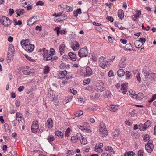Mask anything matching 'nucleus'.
Returning <instances> with one entry per match:
<instances>
[{
    "mask_svg": "<svg viewBox=\"0 0 156 156\" xmlns=\"http://www.w3.org/2000/svg\"><path fill=\"white\" fill-rule=\"evenodd\" d=\"M99 132L102 135V136L103 137H105L108 134V132L107 129H99Z\"/></svg>",
    "mask_w": 156,
    "mask_h": 156,
    "instance_id": "20",
    "label": "nucleus"
},
{
    "mask_svg": "<svg viewBox=\"0 0 156 156\" xmlns=\"http://www.w3.org/2000/svg\"><path fill=\"white\" fill-rule=\"evenodd\" d=\"M125 61L126 58L125 57L122 58L119 63V67L120 68H124L126 66Z\"/></svg>",
    "mask_w": 156,
    "mask_h": 156,
    "instance_id": "12",
    "label": "nucleus"
},
{
    "mask_svg": "<svg viewBox=\"0 0 156 156\" xmlns=\"http://www.w3.org/2000/svg\"><path fill=\"white\" fill-rule=\"evenodd\" d=\"M143 73L145 77V80H148L150 78V75L149 72L147 71H144L143 72Z\"/></svg>",
    "mask_w": 156,
    "mask_h": 156,
    "instance_id": "26",
    "label": "nucleus"
},
{
    "mask_svg": "<svg viewBox=\"0 0 156 156\" xmlns=\"http://www.w3.org/2000/svg\"><path fill=\"white\" fill-rule=\"evenodd\" d=\"M103 144L102 143L96 144L95 147V151L99 153L102 152L103 150L101 148L103 147Z\"/></svg>",
    "mask_w": 156,
    "mask_h": 156,
    "instance_id": "9",
    "label": "nucleus"
},
{
    "mask_svg": "<svg viewBox=\"0 0 156 156\" xmlns=\"http://www.w3.org/2000/svg\"><path fill=\"white\" fill-rule=\"evenodd\" d=\"M13 23L14 25H20L22 24V22L20 20H19L18 22H17V20L16 19H15L13 20Z\"/></svg>",
    "mask_w": 156,
    "mask_h": 156,
    "instance_id": "43",
    "label": "nucleus"
},
{
    "mask_svg": "<svg viewBox=\"0 0 156 156\" xmlns=\"http://www.w3.org/2000/svg\"><path fill=\"white\" fill-rule=\"evenodd\" d=\"M134 45L136 48H140L142 47L143 44L139 40H137L135 41Z\"/></svg>",
    "mask_w": 156,
    "mask_h": 156,
    "instance_id": "29",
    "label": "nucleus"
},
{
    "mask_svg": "<svg viewBox=\"0 0 156 156\" xmlns=\"http://www.w3.org/2000/svg\"><path fill=\"white\" fill-rule=\"evenodd\" d=\"M37 18H39V16H34L30 17L27 21V25L30 26L34 24L38 20Z\"/></svg>",
    "mask_w": 156,
    "mask_h": 156,
    "instance_id": "7",
    "label": "nucleus"
},
{
    "mask_svg": "<svg viewBox=\"0 0 156 156\" xmlns=\"http://www.w3.org/2000/svg\"><path fill=\"white\" fill-rule=\"evenodd\" d=\"M79 138V136H72L71 138V141L73 143H76Z\"/></svg>",
    "mask_w": 156,
    "mask_h": 156,
    "instance_id": "32",
    "label": "nucleus"
},
{
    "mask_svg": "<svg viewBox=\"0 0 156 156\" xmlns=\"http://www.w3.org/2000/svg\"><path fill=\"white\" fill-rule=\"evenodd\" d=\"M67 74V72L66 71H62L60 73H59L58 76V78L59 79L64 78L65 76Z\"/></svg>",
    "mask_w": 156,
    "mask_h": 156,
    "instance_id": "18",
    "label": "nucleus"
},
{
    "mask_svg": "<svg viewBox=\"0 0 156 156\" xmlns=\"http://www.w3.org/2000/svg\"><path fill=\"white\" fill-rule=\"evenodd\" d=\"M68 55L72 60L74 61L76 59V55L73 52H70L68 53Z\"/></svg>",
    "mask_w": 156,
    "mask_h": 156,
    "instance_id": "21",
    "label": "nucleus"
},
{
    "mask_svg": "<svg viewBox=\"0 0 156 156\" xmlns=\"http://www.w3.org/2000/svg\"><path fill=\"white\" fill-rule=\"evenodd\" d=\"M90 79H87L85 80H84L83 84L84 85H85L86 84H88L90 83Z\"/></svg>",
    "mask_w": 156,
    "mask_h": 156,
    "instance_id": "54",
    "label": "nucleus"
},
{
    "mask_svg": "<svg viewBox=\"0 0 156 156\" xmlns=\"http://www.w3.org/2000/svg\"><path fill=\"white\" fill-rule=\"evenodd\" d=\"M136 78L138 82L139 83H140L141 80V78L139 72H138L137 73L136 76Z\"/></svg>",
    "mask_w": 156,
    "mask_h": 156,
    "instance_id": "58",
    "label": "nucleus"
},
{
    "mask_svg": "<svg viewBox=\"0 0 156 156\" xmlns=\"http://www.w3.org/2000/svg\"><path fill=\"white\" fill-rule=\"evenodd\" d=\"M20 44L22 48L28 53H31L34 49V46L29 43V39L22 40Z\"/></svg>",
    "mask_w": 156,
    "mask_h": 156,
    "instance_id": "1",
    "label": "nucleus"
},
{
    "mask_svg": "<svg viewBox=\"0 0 156 156\" xmlns=\"http://www.w3.org/2000/svg\"><path fill=\"white\" fill-rule=\"evenodd\" d=\"M88 54V52L87 49L85 48H81L78 52V55L80 57L87 56Z\"/></svg>",
    "mask_w": 156,
    "mask_h": 156,
    "instance_id": "4",
    "label": "nucleus"
},
{
    "mask_svg": "<svg viewBox=\"0 0 156 156\" xmlns=\"http://www.w3.org/2000/svg\"><path fill=\"white\" fill-rule=\"evenodd\" d=\"M108 76L110 77H112L114 76V73L112 70H110L108 72Z\"/></svg>",
    "mask_w": 156,
    "mask_h": 156,
    "instance_id": "62",
    "label": "nucleus"
},
{
    "mask_svg": "<svg viewBox=\"0 0 156 156\" xmlns=\"http://www.w3.org/2000/svg\"><path fill=\"white\" fill-rule=\"evenodd\" d=\"M85 101V99L83 98L79 97L78 98V102L79 105H80L83 104Z\"/></svg>",
    "mask_w": 156,
    "mask_h": 156,
    "instance_id": "38",
    "label": "nucleus"
},
{
    "mask_svg": "<svg viewBox=\"0 0 156 156\" xmlns=\"http://www.w3.org/2000/svg\"><path fill=\"white\" fill-rule=\"evenodd\" d=\"M0 22L5 26H8L10 24L9 18L5 16L0 17Z\"/></svg>",
    "mask_w": 156,
    "mask_h": 156,
    "instance_id": "6",
    "label": "nucleus"
},
{
    "mask_svg": "<svg viewBox=\"0 0 156 156\" xmlns=\"http://www.w3.org/2000/svg\"><path fill=\"white\" fill-rule=\"evenodd\" d=\"M105 151H109L111 152H113V149L111 147L108 146L107 147H106L105 148Z\"/></svg>",
    "mask_w": 156,
    "mask_h": 156,
    "instance_id": "55",
    "label": "nucleus"
},
{
    "mask_svg": "<svg viewBox=\"0 0 156 156\" xmlns=\"http://www.w3.org/2000/svg\"><path fill=\"white\" fill-rule=\"evenodd\" d=\"M23 73L25 75H30V73H31L30 71L26 69H24L23 71Z\"/></svg>",
    "mask_w": 156,
    "mask_h": 156,
    "instance_id": "57",
    "label": "nucleus"
},
{
    "mask_svg": "<svg viewBox=\"0 0 156 156\" xmlns=\"http://www.w3.org/2000/svg\"><path fill=\"white\" fill-rule=\"evenodd\" d=\"M137 113L136 111L135 110L129 113V116L131 117H134L135 116H136Z\"/></svg>",
    "mask_w": 156,
    "mask_h": 156,
    "instance_id": "45",
    "label": "nucleus"
},
{
    "mask_svg": "<svg viewBox=\"0 0 156 156\" xmlns=\"http://www.w3.org/2000/svg\"><path fill=\"white\" fill-rule=\"evenodd\" d=\"M66 11L67 12H69L73 10V8L72 7H70L68 6H66Z\"/></svg>",
    "mask_w": 156,
    "mask_h": 156,
    "instance_id": "63",
    "label": "nucleus"
},
{
    "mask_svg": "<svg viewBox=\"0 0 156 156\" xmlns=\"http://www.w3.org/2000/svg\"><path fill=\"white\" fill-rule=\"evenodd\" d=\"M92 73V70L91 68L89 67H87L86 68V73L85 75L86 76H90Z\"/></svg>",
    "mask_w": 156,
    "mask_h": 156,
    "instance_id": "16",
    "label": "nucleus"
},
{
    "mask_svg": "<svg viewBox=\"0 0 156 156\" xmlns=\"http://www.w3.org/2000/svg\"><path fill=\"white\" fill-rule=\"evenodd\" d=\"M132 46L130 44H128L125 46L124 50L127 51H132Z\"/></svg>",
    "mask_w": 156,
    "mask_h": 156,
    "instance_id": "30",
    "label": "nucleus"
},
{
    "mask_svg": "<svg viewBox=\"0 0 156 156\" xmlns=\"http://www.w3.org/2000/svg\"><path fill=\"white\" fill-rule=\"evenodd\" d=\"M17 120L18 121L20 125H22L25 124V121L23 118Z\"/></svg>",
    "mask_w": 156,
    "mask_h": 156,
    "instance_id": "50",
    "label": "nucleus"
},
{
    "mask_svg": "<svg viewBox=\"0 0 156 156\" xmlns=\"http://www.w3.org/2000/svg\"><path fill=\"white\" fill-rule=\"evenodd\" d=\"M55 134L56 136H59L61 138L63 137V135L62 133L59 130H57L55 131Z\"/></svg>",
    "mask_w": 156,
    "mask_h": 156,
    "instance_id": "36",
    "label": "nucleus"
},
{
    "mask_svg": "<svg viewBox=\"0 0 156 156\" xmlns=\"http://www.w3.org/2000/svg\"><path fill=\"white\" fill-rule=\"evenodd\" d=\"M23 6L26 8L27 10H29L32 9V2L30 0H23L22 1Z\"/></svg>",
    "mask_w": 156,
    "mask_h": 156,
    "instance_id": "3",
    "label": "nucleus"
},
{
    "mask_svg": "<svg viewBox=\"0 0 156 156\" xmlns=\"http://www.w3.org/2000/svg\"><path fill=\"white\" fill-rule=\"evenodd\" d=\"M73 97L72 96H70L69 97H68L67 99H66L64 101V104H66L69 102L72 99Z\"/></svg>",
    "mask_w": 156,
    "mask_h": 156,
    "instance_id": "44",
    "label": "nucleus"
},
{
    "mask_svg": "<svg viewBox=\"0 0 156 156\" xmlns=\"http://www.w3.org/2000/svg\"><path fill=\"white\" fill-rule=\"evenodd\" d=\"M39 126H31V130L33 133H36L37 132Z\"/></svg>",
    "mask_w": 156,
    "mask_h": 156,
    "instance_id": "37",
    "label": "nucleus"
},
{
    "mask_svg": "<svg viewBox=\"0 0 156 156\" xmlns=\"http://www.w3.org/2000/svg\"><path fill=\"white\" fill-rule=\"evenodd\" d=\"M60 27H57L54 29V30L56 32L58 36L59 33L61 34H63L66 33V30L65 29L62 30L60 31Z\"/></svg>",
    "mask_w": 156,
    "mask_h": 156,
    "instance_id": "13",
    "label": "nucleus"
},
{
    "mask_svg": "<svg viewBox=\"0 0 156 156\" xmlns=\"http://www.w3.org/2000/svg\"><path fill=\"white\" fill-rule=\"evenodd\" d=\"M118 16L121 20H122L124 18V12L122 10H119L118 12Z\"/></svg>",
    "mask_w": 156,
    "mask_h": 156,
    "instance_id": "23",
    "label": "nucleus"
},
{
    "mask_svg": "<svg viewBox=\"0 0 156 156\" xmlns=\"http://www.w3.org/2000/svg\"><path fill=\"white\" fill-rule=\"evenodd\" d=\"M54 21L55 22L62 21H63V20L61 19V18L58 17H55L54 18Z\"/></svg>",
    "mask_w": 156,
    "mask_h": 156,
    "instance_id": "60",
    "label": "nucleus"
},
{
    "mask_svg": "<svg viewBox=\"0 0 156 156\" xmlns=\"http://www.w3.org/2000/svg\"><path fill=\"white\" fill-rule=\"evenodd\" d=\"M119 129H116L112 133L113 135L117 137L119 135Z\"/></svg>",
    "mask_w": 156,
    "mask_h": 156,
    "instance_id": "40",
    "label": "nucleus"
},
{
    "mask_svg": "<svg viewBox=\"0 0 156 156\" xmlns=\"http://www.w3.org/2000/svg\"><path fill=\"white\" fill-rule=\"evenodd\" d=\"M96 86L98 91L101 92L104 90V84L101 80L98 81L96 84Z\"/></svg>",
    "mask_w": 156,
    "mask_h": 156,
    "instance_id": "5",
    "label": "nucleus"
},
{
    "mask_svg": "<svg viewBox=\"0 0 156 156\" xmlns=\"http://www.w3.org/2000/svg\"><path fill=\"white\" fill-rule=\"evenodd\" d=\"M144 152L143 151L140 150L138 151V156H143Z\"/></svg>",
    "mask_w": 156,
    "mask_h": 156,
    "instance_id": "64",
    "label": "nucleus"
},
{
    "mask_svg": "<svg viewBox=\"0 0 156 156\" xmlns=\"http://www.w3.org/2000/svg\"><path fill=\"white\" fill-rule=\"evenodd\" d=\"M15 54V48L12 45L10 44V55H11V58L10 57V61L12 60L14 58Z\"/></svg>",
    "mask_w": 156,
    "mask_h": 156,
    "instance_id": "17",
    "label": "nucleus"
},
{
    "mask_svg": "<svg viewBox=\"0 0 156 156\" xmlns=\"http://www.w3.org/2000/svg\"><path fill=\"white\" fill-rule=\"evenodd\" d=\"M47 126L49 128H51L53 126V122L51 118L48 119L47 121Z\"/></svg>",
    "mask_w": 156,
    "mask_h": 156,
    "instance_id": "19",
    "label": "nucleus"
},
{
    "mask_svg": "<svg viewBox=\"0 0 156 156\" xmlns=\"http://www.w3.org/2000/svg\"><path fill=\"white\" fill-rule=\"evenodd\" d=\"M152 142L151 140H150L148 143L145 145V149L148 153H151L153 151L154 146L152 144Z\"/></svg>",
    "mask_w": 156,
    "mask_h": 156,
    "instance_id": "2",
    "label": "nucleus"
},
{
    "mask_svg": "<svg viewBox=\"0 0 156 156\" xmlns=\"http://www.w3.org/2000/svg\"><path fill=\"white\" fill-rule=\"evenodd\" d=\"M52 55H51L50 53H48L46 56H44V60L45 61L50 60L51 58Z\"/></svg>",
    "mask_w": 156,
    "mask_h": 156,
    "instance_id": "35",
    "label": "nucleus"
},
{
    "mask_svg": "<svg viewBox=\"0 0 156 156\" xmlns=\"http://www.w3.org/2000/svg\"><path fill=\"white\" fill-rule=\"evenodd\" d=\"M135 155V153L133 151L126 152L124 156H133Z\"/></svg>",
    "mask_w": 156,
    "mask_h": 156,
    "instance_id": "41",
    "label": "nucleus"
},
{
    "mask_svg": "<svg viewBox=\"0 0 156 156\" xmlns=\"http://www.w3.org/2000/svg\"><path fill=\"white\" fill-rule=\"evenodd\" d=\"M150 139V136L148 134H145L143 138V140L144 142H146L147 141H148Z\"/></svg>",
    "mask_w": 156,
    "mask_h": 156,
    "instance_id": "49",
    "label": "nucleus"
},
{
    "mask_svg": "<svg viewBox=\"0 0 156 156\" xmlns=\"http://www.w3.org/2000/svg\"><path fill=\"white\" fill-rule=\"evenodd\" d=\"M147 129L144 124H140L139 125V129L140 131H144L146 130Z\"/></svg>",
    "mask_w": 156,
    "mask_h": 156,
    "instance_id": "33",
    "label": "nucleus"
},
{
    "mask_svg": "<svg viewBox=\"0 0 156 156\" xmlns=\"http://www.w3.org/2000/svg\"><path fill=\"white\" fill-rule=\"evenodd\" d=\"M125 73L124 70L122 69H119L117 71V74L119 77H121L123 76Z\"/></svg>",
    "mask_w": 156,
    "mask_h": 156,
    "instance_id": "28",
    "label": "nucleus"
},
{
    "mask_svg": "<svg viewBox=\"0 0 156 156\" xmlns=\"http://www.w3.org/2000/svg\"><path fill=\"white\" fill-rule=\"evenodd\" d=\"M150 78L151 80H156V74L155 73H151L150 75Z\"/></svg>",
    "mask_w": 156,
    "mask_h": 156,
    "instance_id": "39",
    "label": "nucleus"
},
{
    "mask_svg": "<svg viewBox=\"0 0 156 156\" xmlns=\"http://www.w3.org/2000/svg\"><path fill=\"white\" fill-rule=\"evenodd\" d=\"M70 78L69 77H65L64 80L62 81V83L63 84H65V83H66L67 82H69L70 81Z\"/></svg>",
    "mask_w": 156,
    "mask_h": 156,
    "instance_id": "47",
    "label": "nucleus"
},
{
    "mask_svg": "<svg viewBox=\"0 0 156 156\" xmlns=\"http://www.w3.org/2000/svg\"><path fill=\"white\" fill-rule=\"evenodd\" d=\"M49 69V67L48 66H45L43 70L44 73L45 74L48 73L50 71Z\"/></svg>",
    "mask_w": 156,
    "mask_h": 156,
    "instance_id": "53",
    "label": "nucleus"
},
{
    "mask_svg": "<svg viewBox=\"0 0 156 156\" xmlns=\"http://www.w3.org/2000/svg\"><path fill=\"white\" fill-rule=\"evenodd\" d=\"M24 11L23 9H19L16 10V12L19 16L23 15L24 13Z\"/></svg>",
    "mask_w": 156,
    "mask_h": 156,
    "instance_id": "25",
    "label": "nucleus"
},
{
    "mask_svg": "<svg viewBox=\"0 0 156 156\" xmlns=\"http://www.w3.org/2000/svg\"><path fill=\"white\" fill-rule=\"evenodd\" d=\"M23 118L22 115L19 113H17L16 114V119L18 120Z\"/></svg>",
    "mask_w": 156,
    "mask_h": 156,
    "instance_id": "56",
    "label": "nucleus"
},
{
    "mask_svg": "<svg viewBox=\"0 0 156 156\" xmlns=\"http://www.w3.org/2000/svg\"><path fill=\"white\" fill-rule=\"evenodd\" d=\"M40 52H41L43 57L46 56L48 53V51L44 48H43L42 49L40 50Z\"/></svg>",
    "mask_w": 156,
    "mask_h": 156,
    "instance_id": "22",
    "label": "nucleus"
},
{
    "mask_svg": "<svg viewBox=\"0 0 156 156\" xmlns=\"http://www.w3.org/2000/svg\"><path fill=\"white\" fill-rule=\"evenodd\" d=\"M83 112L82 110L78 111L76 112L75 114V116L76 117L80 116L83 114Z\"/></svg>",
    "mask_w": 156,
    "mask_h": 156,
    "instance_id": "34",
    "label": "nucleus"
},
{
    "mask_svg": "<svg viewBox=\"0 0 156 156\" xmlns=\"http://www.w3.org/2000/svg\"><path fill=\"white\" fill-rule=\"evenodd\" d=\"M74 152L72 150H68L66 153V156H70L73 154Z\"/></svg>",
    "mask_w": 156,
    "mask_h": 156,
    "instance_id": "51",
    "label": "nucleus"
},
{
    "mask_svg": "<svg viewBox=\"0 0 156 156\" xmlns=\"http://www.w3.org/2000/svg\"><path fill=\"white\" fill-rule=\"evenodd\" d=\"M83 126L84 127V128L85 129H87V128H90V126L89 125L88 122H84L83 123Z\"/></svg>",
    "mask_w": 156,
    "mask_h": 156,
    "instance_id": "52",
    "label": "nucleus"
},
{
    "mask_svg": "<svg viewBox=\"0 0 156 156\" xmlns=\"http://www.w3.org/2000/svg\"><path fill=\"white\" fill-rule=\"evenodd\" d=\"M80 46L79 43L76 41H73L71 45V48L74 51L77 49Z\"/></svg>",
    "mask_w": 156,
    "mask_h": 156,
    "instance_id": "15",
    "label": "nucleus"
},
{
    "mask_svg": "<svg viewBox=\"0 0 156 156\" xmlns=\"http://www.w3.org/2000/svg\"><path fill=\"white\" fill-rule=\"evenodd\" d=\"M144 124L147 128L149 126L151 125V122L149 120H148Z\"/></svg>",
    "mask_w": 156,
    "mask_h": 156,
    "instance_id": "61",
    "label": "nucleus"
},
{
    "mask_svg": "<svg viewBox=\"0 0 156 156\" xmlns=\"http://www.w3.org/2000/svg\"><path fill=\"white\" fill-rule=\"evenodd\" d=\"M108 109L111 111H116L117 110V106L114 105H110Z\"/></svg>",
    "mask_w": 156,
    "mask_h": 156,
    "instance_id": "24",
    "label": "nucleus"
},
{
    "mask_svg": "<svg viewBox=\"0 0 156 156\" xmlns=\"http://www.w3.org/2000/svg\"><path fill=\"white\" fill-rule=\"evenodd\" d=\"M65 48V46L64 44H62L60 45L59 50L61 55L63 53H64V51Z\"/></svg>",
    "mask_w": 156,
    "mask_h": 156,
    "instance_id": "27",
    "label": "nucleus"
},
{
    "mask_svg": "<svg viewBox=\"0 0 156 156\" xmlns=\"http://www.w3.org/2000/svg\"><path fill=\"white\" fill-rule=\"evenodd\" d=\"M47 139L48 141L50 142L53 141L55 140V138L54 136L51 135H50L48 137Z\"/></svg>",
    "mask_w": 156,
    "mask_h": 156,
    "instance_id": "46",
    "label": "nucleus"
},
{
    "mask_svg": "<svg viewBox=\"0 0 156 156\" xmlns=\"http://www.w3.org/2000/svg\"><path fill=\"white\" fill-rule=\"evenodd\" d=\"M103 60V57H101L100 58L99 61L101 62L100 63L99 66L103 69H105V67L109 65V62L107 60Z\"/></svg>",
    "mask_w": 156,
    "mask_h": 156,
    "instance_id": "8",
    "label": "nucleus"
},
{
    "mask_svg": "<svg viewBox=\"0 0 156 156\" xmlns=\"http://www.w3.org/2000/svg\"><path fill=\"white\" fill-rule=\"evenodd\" d=\"M107 129L105 125V124L103 122L101 123L99 126V129Z\"/></svg>",
    "mask_w": 156,
    "mask_h": 156,
    "instance_id": "48",
    "label": "nucleus"
},
{
    "mask_svg": "<svg viewBox=\"0 0 156 156\" xmlns=\"http://www.w3.org/2000/svg\"><path fill=\"white\" fill-rule=\"evenodd\" d=\"M141 14V12L140 10L136 11V13L132 17V19L133 20L137 21Z\"/></svg>",
    "mask_w": 156,
    "mask_h": 156,
    "instance_id": "11",
    "label": "nucleus"
},
{
    "mask_svg": "<svg viewBox=\"0 0 156 156\" xmlns=\"http://www.w3.org/2000/svg\"><path fill=\"white\" fill-rule=\"evenodd\" d=\"M77 136L79 137L80 136V137H79V138L82 144L85 145L87 144V141L86 138H84L80 133H77Z\"/></svg>",
    "mask_w": 156,
    "mask_h": 156,
    "instance_id": "10",
    "label": "nucleus"
},
{
    "mask_svg": "<svg viewBox=\"0 0 156 156\" xmlns=\"http://www.w3.org/2000/svg\"><path fill=\"white\" fill-rule=\"evenodd\" d=\"M125 73H126V79L127 80L129 79L132 76L131 73L128 71H126Z\"/></svg>",
    "mask_w": 156,
    "mask_h": 156,
    "instance_id": "42",
    "label": "nucleus"
},
{
    "mask_svg": "<svg viewBox=\"0 0 156 156\" xmlns=\"http://www.w3.org/2000/svg\"><path fill=\"white\" fill-rule=\"evenodd\" d=\"M137 97L136 98V99L137 100L140 101L144 97V94L141 93H139L136 95Z\"/></svg>",
    "mask_w": 156,
    "mask_h": 156,
    "instance_id": "31",
    "label": "nucleus"
},
{
    "mask_svg": "<svg viewBox=\"0 0 156 156\" xmlns=\"http://www.w3.org/2000/svg\"><path fill=\"white\" fill-rule=\"evenodd\" d=\"M127 83H126L122 84L121 85V90L123 94H126V92L127 91Z\"/></svg>",
    "mask_w": 156,
    "mask_h": 156,
    "instance_id": "14",
    "label": "nucleus"
},
{
    "mask_svg": "<svg viewBox=\"0 0 156 156\" xmlns=\"http://www.w3.org/2000/svg\"><path fill=\"white\" fill-rule=\"evenodd\" d=\"M25 57L29 61H31V62H34L35 60L32 59L30 57H29V56H27V55H25Z\"/></svg>",
    "mask_w": 156,
    "mask_h": 156,
    "instance_id": "59",
    "label": "nucleus"
}]
</instances>
